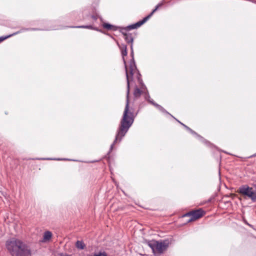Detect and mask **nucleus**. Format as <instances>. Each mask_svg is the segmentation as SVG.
Masks as SVG:
<instances>
[{"instance_id": "1", "label": "nucleus", "mask_w": 256, "mask_h": 256, "mask_svg": "<svg viewBox=\"0 0 256 256\" xmlns=\"http://www.w3.org/2000/svg\"><path fill=\"white\" fill-rule=\"evenodd\" d=\"M126 76L127 80V94H126V104L124 112L122 118L120 120V127L116 135L114 144L118 141L120 142L124 137L134 122V119L136 114H134L132 109L129 107V94H130V81L132 80L133 74L136 72L137 70L134 63L132 62L130 67L128 68L126 65Z\"/></svg>"}, {"instance_id": "2", "label": "nucleus", "mask_w": 256, "mask_h": 256, "mask_svg": "<svg viewBox=\"0 0 256 256\" xmlns=\"http://www.w3.org/2000/svg\"><path fill=\"white\" fill-rule=\"evenodd\" d=\"M146 244L152 248L154 254H161L168 248L170 242L168 240H147Z\"/></svg>"}, {"instance_id": "3", "label": "nucleus", "mask_w": 256, "mask_h": 256, "mask_svg": "<svg viewBox=\"0 0 256 256\" xmlns=\"http://www.w3.org/2000/svg\"><path fill=\"white\" fill-rule=\"evenodd\" d=\"M236 192L245 198H249L253 202H256V184L252 187L248 185H243L240 187Z\"/></svg>"}, {"instance_id": "4", "label": "nucleus", "mask_w": 256, "mask_h": 256, "mask_svg": "<svg viewBox=\"0 0 256 256\" xmlns=\"http://www.w3.org/2000/svg\"><path fill=\"white\" fill-rule=\"evenodd\" d=\"M136 22L134 24L130 25L129 26H128L126 28H123L122 30V33L124 36V38L126 40V41L129 44H130V48H131V54L133 56L134 54V52H133V41L134 38L136 36V34L134 33H131L130 32V31L132 29L137 28L140 26H136Z\"/></svg>"}, {"instance_id": "5", "label": "nucleus", "mask_w": 256, "mask_h": 256, "mask_svg": "<svg viewBox=\"0 0 256 256\" xmlns=\"http://www.w3.org/2000/svg\"><path fill=\"white\" fill-rule=\"evenodd\" d=\"M206 214V212L201 208L195 210H192L186 214L184 216L190 217V219L188 220V222L195 221L202 217Z\"/></svg>"}, {"instance_id": "6", "label": "nucleus", "mask_w": 256, "mask_h": 256, "mask_svg": "<svg viewBox=\"0 0 256 256\" xmlns=\"http://www.w3.org/2000/svg\"><path fill=\"white\" fill-rule=\"evenodd\" d=\"M30 252L28 246L22 242L17 240V256H30Z\"/></svg>"}, {"instance_id": "7", "label": "nucleus", "mask_w": 256, "mask_h": 256, "mask_svg": "<svg viewBox=\"0 0 256 256\" xmlns=\"http://www.w3.org/2000/svg\"><path fill=\"white\" fill-rule=\"evenodd\" d=\"M6 246L8 250L12 256L16 255V237L15 236L7 240Z\"/></svg>"}, {"instance_id": "8", "label": "nucleus", "mask_w": 256, "mask_h": 256, "mask_svg": "<svg viewBox=\"0 0 256 256\" xmlns=\"http://www.w3.org/2000/svg\"><path fill=\"white\" fill-rule=\"evenodd\" d=\"M164 4L163 2H160L158 4L155 8L154 10L149 14L148 16L144 18L142 20H140L136 22V26H141L144 24L156 12L157 10H158L160 8H162Z\"/></svg>"}, {"instance_id": "9", "label": "nucleus", "mask_w": 256, "mask_h": 256, "mask_svg": "<svg viewBox=\"0 0 256 256\" xmlns=\"http://www.w3.org/2000/svg\"><path fill=\"white\" fill-rule=\"evenodd\" d=\"M138 80L140 84H142L141 88H138V87H136L134 88V96L135 98H138L141 96L142 92H143V90L144 89L143 84H142V80L140 78V74L138 72Z\"/></svg>"}, {"instance_id": "10", "label": "nucleus", "mask_w": 256, "mask_h": 256, "mask_svg": "<svg viewBox=\"0 0 256 256\" xmlns=\"http://www.w3.org/2000/svg\"><path fill=\"white\" fill-rule=\"evenodd\" d=\"M52 233L50 231H46L44 232L43 235V238L42 240V242H46L49 241L52 237Z\"/></svg>"}, {"instance_id": "11", "label": "nucleus", "mask_w": 256, "mask_h": 256, "mask_svg": "<svg viewBox=\"0 0 256 256\" xmlns=\"http://www.w3.org/2000/svg\"><path fill=\"white\" fill-rule=\"evenodd\" d=\"M75 246L79 250H83L86 247V244L82 240H77Z\"/></svg>"}, {"instance_id": "12", "label": "nucleus", "mask_w": 256, "mask_h": 256, "mask_svg": "<svg viewBox=\"0 0 256 256\" xmlns=\"http://www.w3.org/2000/svg\"><path fill=\"white\" fill-rule=\"evenodd\" d=\"M120 48L121 50V52L123 57L124 61V63H126L124 56H127L128 54L126 46L124 44H122V46L120 47Z\"/></svg>"}, {"instance_id": "13", "label": "nucleus", "mask_w": 256, "mask_h": 256, "mask_svg": "<svg viewBox=\"0 0 256 256\" xmlns=\"http://www.w3.org/2000/svg\"><path fill=\"white\" fill-rule=\"evenodd\" d=\"M102 26L105 29H106L108 30H116V27L115 26L108 23H104Z\"/></svg>"}, {"instance_id": "14", "label": "nucleus", "mask_w": 256, "mask_h": 256, "mask_svg": "<svg viewBox=\"0 0 256 256\" xmlns=\"http://www.w3.org/2000/svg\"><path fill=\"white\" fill-rule=\"evenodd\" d=\"M176 120L179 122L180 123L182 126H183L188 130L191 134H197L194 132V131L192 130L189 127H188V126H186V125H185L184 124H182V122H180L179 120H178L176 119Z\"/></svg>"}, {"instance_id": "15", "label": "nucleus", "mask_w": 256, "mask_h": 256, "mask_svg": "<svg viewBox=\"0 0 256 256\" xmlns=\"http://www.w3.org/2000/svg\"><path fill=\"white\" fill-rule=\"evenodd\" d=\"M152 104L156 106L160 110H161L162 112H166L168 114V112H167L162 106L160 105L156 104L154 102H152Z\"/></svg>"}, {"instance_id": "16", "label": "nucleus", "mask_w": 256, "mask_h": 256, "mask_svg": "<svg viewBox=\"0 0 256 256\" xmlns=\"http://www.w3.org/2000/svg\"><path fill=\"white\" fill-rule=\"evenodd\" d=\"M70 28H84L92 29V26H70Z\"/></svg>"}, {"instance_id": "17", "label": "nucleus", "mask_w": 256, "mask_h": 256, "mask_svg": "<svg viewBox=\"0 0 256 256\" xmlns=\"http://www.w3.org/2000/svg\"><path fill=\"white\" fill-rule=\"evenodd\" d=\"M14 34V33L12 34H10V35L6 36H0V42H2L4 40H6V38H10V36H13Z\"/></svg>"}, {"instance_id": "18", "label": "nucleus", "mask_w": 256, "mask_h": 256, "mask_svg": "<svg viewBox=\"0 0 256 256\" xmlns=\"http://www.w3.org/2000/svg\"><path fill=\"white\" fill-rule=\"evenodd\" d=\"M93 256H108L105 252H100L98 254H95Z\"/></svg>"}, {"instance_id": "19", "label": "nucleus", "mask_w": 256, "mask_h": 256, "mask_svg": "<svg viewBox=\"0 0 256 256\" xmlns=\"http://www.w3.org/2000/svg\"><path fill=\"white\" fill-rule=\"evenodd\" d=\"M60 256H72V254H60Z\"/></svg>"}, {"instance_id": "20", "label": "nucleus", "mask_w": 256, "mask_h": 256, "mask_svg": "<svg viewBox=\"0 0 256 256\" xmlns=\"http://www.w3.org/2000/svg\"><path fill=\"white\" fill-rule=\"evenodd\" d=\"M204 143H206V144H210V142H208V141L206 140H204Z\"/></svg>"}, {"instance_id": "21", "label": "nucleus", "mask_w": 256, "mask_h": 256, "mask_svg": "<svg viewBox=\"0 0 256 256\" xmlns=\"http://www.w3.org/2000/svg\"><path fill=\"white\" fill-rule=\"evenodd\" d=\"M92 18H93L94 19H96V16H92Z\"/></svg>"}, {"instance_id": "22", "label": "nucleus", "mask_w": 256, "mask_h": 256, "mask_svg": "<svg viewBox=\"0 0 256 256\" xmlns=\"http://www.w3.org/2000/svg\"><path fill=\"white\" fill-rule=\"evenodd\" d=\"M150 103H151L152 104V102H154L152 101H149Z\"/></svg>"}]
</instances>
